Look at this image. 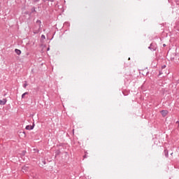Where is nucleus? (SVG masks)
Wrapping results in <instances>:
<instances>
[{
  "instance_id": "f257e3e1",
  "label": "nucleus",
  "mask_w": 179,
  "mask_h": 179,
  "mask_svg": "<svg viewBox=\"0 0 179 179\" xmlns=\"http://www.w3.org/2000/svg\"><path fill=\"white\" fill-rule=\"evenodd\" d=\"M6 99H3L2 100L0 99V106H5L6 104Z\"/></svg>"
},
{
  "instance_id": "f03ea898",
  "label": "nucleus",
  "mask_w": 179,
  "mask_h": 179,
  "mask_svg": "<svg viewBox=\"0 0 179 179\" xmlns=\"http://www.w3.org/2000/svg\"><path fill=\"white\" fill-rule=\"evenodd\" d=\"M161 114H162V117H166V115H167L169 114V111H167V110H162L161 111Z\"/></svg>"
},
{
  "instance_id": "7ed1b4c3",
  "label": "nucleus",
  "mask_w": 179,
  "mask_h": 179,
  "mask_svg": "<svg viewBox=\"0 0 179 179\" xmlns=\"http://www.w3.org/2000/svg\"><path fill=\"white\" fill-rule=\"evenodd\" d=\"M34 129V125H27V126H26V127H25V129H27V130H30V129Z\"/></svg>"
},
{
  "instance_id": "20e7f679",
  "label": "nucleus",
  "mask_w": 179,
  "mask_h": 179,
  "mask_svg": "<svg viewBox=\"0 0 179 179\" xmlns=\"http://www.w3.org/2000/svg\"><path fill=\"white\" fill-rule=\"evenodd\" d=\"M22 172L23 173H27V171H29V167L28 166H24L23 167H22Z\"/></svg>"
},
{
  "instance_id": "39448f33",
  "label": "nucleus",
  "mask_w": 179,
  "mask_h": 179,
  "mask_svg": "<svg viewBox=\"0 0 179 179\" xmlns=\"http://www.w3.org/2000/svg\"><path fill=\"white\" fill-rule=\"evenodd\" d=\"M15 52L17 55H20L22 54V51H20V50H19V49H15Z\"/></svg>"
},
{
  "instance_id": "423d86ee",
  "label": "nucleus",
  "mask_w": 179,
  "mask_h": 179,
  "mask_svg": "<svg viewBox=\"0 0 179 179\" xmlns=\"http://www.w3.org/2000/svg\"><path fill=\"white\" fill-rule=\"evenodd\" d=\"M19 134L20 136H23L24 138H26V133L24 131H20Z\"/></svg>"
},
{
  "instance_id": "0eeeda50",
  "label": "nucleus",
  "mask_w": 179,
  "mask_h": 179,
  "mask_svg": "<svg viewBox=\"0 0 179 179\" xmlns=\"http://www.w3.org/2000/svg\"><path fill=\"white\" fill-rule=\"evenodd\" d=\"M26 94H29L28 92H24L22 95V99H24V96H26Z\"/></svg>"
},
{
  "instance_id": "6e6552de",
  "label": "nucleus",
  "mask_w": 179,
  "mask_h": 179,
  "mask_svg": "<svg viewBox=\"0 0 179 179\" xmlns=\"http://www.w3.org/2000/svg\"><path fill=\"white\" fill-rule=\"evenodd\" d=\"M23 87H24V89H26V87H27V83H25L24 84Z\"/></svg>"
},
{
  "instance_id": "1a4fd4ad",
  "label": "nucleus",
  "mask_w": 179,
  "mask_h": 179,
  "mask_svg": "<svg viewBox=\"0 0 179 179\" xmlns=\"http://www.w3.org/2000/svg\"><path fill=\"white\" fill-rule=\"evenodd\" d=\"M41 38H42V40H45V36L42 35V36H41Z\"/></svg>"
},
{
  "instance_id": "9d476101",
  "label": "nucleus",
  "mask_w": 179,
  "mask_h": 179,
  "mask_svg": "<svg viewBox=\"0 0 179 179\" xmlns=\"http://www.w3.org/2000/svg\"><path fill=\"white\" fill-rule=\"evenodd\" d=\"M36 23H38V24H41V21L37 20V21H36Z\"/></svg>"
},
{
  "instance_id": "9b49d317",
  "label": "nucleus",
  "mask_w": 179,
  "mask_h": 179,
  "mask_svg": "<svg viewBox=\"0 0 179 179\" xmlns=\"http://www.w3.org/2000/svg\"><path fill=\"white\" fill-rule=\"evenodd\" d=\"M166 68V65L162 66V69H164Z\"/></svg>"
},
{
  "instance_id": "f8f14e48",
  "label": "nucleus",
  "mask_w": 179,
  "mask_h": 179,
  "mask_svg": "<svg viewBox=\"0 0 179 179\" xmlns=\"http://www.w3.org/2000/svg\"><path fill=\"white\" fill-rule=\"evenodd\" d=\"M40 0H34V2H38Z\"/></svg>"
},
{
  "instance_id": "ddd939ff",
  "label": "nucleus",
  "mask_w": 179,
  "mask_h": 179,
  "mask_svg": "<svg viewBox=\"0 0 179 179\" xmlns=\"http://www.w3.org/2000/svg\"><path fill=\"white\" fill-rule=\"evenodd\" d=\"M176 124H178V127H179V122L178 121V122H176Z\"/></svg>"
},
{
  "instance_id": "4468645a",
  "label": "nucleus",
  "mask_w": 179,
  "mask_h": 179,
  "mask_svg": "<svg viewBox=\"0 0 179 179\" xmlns=\"http://www.w3.org/2000/svg\"><path fill=\"white\" fill-rule=\"evenodd\" d=\"M163 47H166V44H164V45H163Z\"/></svg>"
},
{
  "instance_id": "2eb2a0df",
  "label": "nucleus",
  "mask_w": 179,
  "mask_h": 179,
  "mask_svg": "<svg viewBox=\"0 0 179 179\" xmlns=\"http://www.w3.org/2000/svg\"><path fill=\"white\" fill-rule=\"evenodd\" d=\"M129 59H131V58L129 57Z\"/></svg>"
},
{
  "instance_id": "dca6fc26",
  "label": "nucleus",
  "mask_w": 179,
  "mask_h": 179,
  "mask_svg": "<svg viewBox=\"0 0 179 179\" xmlns=\"http://www.w3.org/2000/svg\"><path fill=\"white\" fill-rule=\"evenodd\" d=\"M48 1H51V0H48Z\"/></svg>"
}]
</instances>
